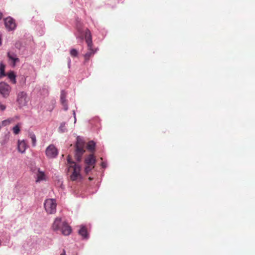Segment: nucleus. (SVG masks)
<instances>
[{"mask_svg":"<svg viewBox=\"0 0 255 255\" xmlns=\"http://www.w3.org/2000/svg\"><path fill=\"white\" fill-rule=\"evenodd\" d=\"M53 231H60L64 236H68L72 232L71 227L65 221H62L60 218H56L52 226Z\"/></svg>","mask_w":255,"mask_h":255,"instance_id":"f257e3e1","label":"nucleus"},{"mask_svg":"<svg viewBox=\"0 0 255 255\" xmlns=\"http://www.w3.org/2000/svg\"><path fill=\"white\" fill-rule=\"evenodd\" d=\"M85 39L87 44L88 51L84 55L85 62L88 61L91 56H93L96 53L97 49L93 48V42L92 40V35L90 31L86 29L85 31Z\"/></svg>","mask_w":255,"mask_h":255,"instance_id":"f03ea898","label":"nucleus"},{"mask_svg":"<svg viewBox=\"0 0 255 255\" xmlns=\"http://www.w3.org/2000/svg\"><path fill=\"white\" fill-rule=\"evenodd\" d=\"M68 163V172L71 173L70 175L71 180L74 181H76L81 178L80 167L77 165L74 162L71 161V158L69 155L68 156L67 158Z\"/></svg>","mask_w":255,"mask_h":255,"instance_id":"7ed1b4c3","label":"nucleus"},{"mask_svg":"<svg viewBox=\"0 0 255 255\" xmlns=\"http://www.w3.org/2000/svg\"><path fill=\"white\" fill-rule=\"evenodd\" d=\"M75 158L78 161H81L82 156L85 152V142L80 136L77 137V141L75 145Z\"/></svg>","mask_w":255,"mask_h":255,"instance_id":"20e7f679","label":"nucleus"},{"mask_svg":"<svg viewBox=\"0 0 255 255\" xmlns=\"http://www.w3.org/2000/svg\"><path fill=\"white\" fill-rule=\"evenodd\" d=\"M56 203L54 199H48L45 200L44 208L49 214H53L56 212Z\"/></svg>","mask_w":255,"mask_h":255,"instance_id":"39448f33","label":"nucleus"},{"mask_svg":"<svg viewBox=\"0 0 255 255\" xmlns=\"http://www.w3.org/2000/svg\"><path fill=\"white\" fill-rule=\"evenodd\" d=\"M11 91V88L9 84L3 82L0 83V94L3 97H8Z\"/></svg>","mask_w":255,"mask_h":255,"instance_id":"423d86ee","label":"nucleus"},{"mask_svg":"<svg viewBox=\"0 0 255 255\" xmlns=\"http://www.w3.org/2000/svg\"><path fill=\"white\" fill-rule=\"evenodd\" d=\"M28 101V98L25 92L22 91L18 93L17 96V102L20 107L26 106Z\"/></svg>","mask_w":255,"mask_h":255,"instance_id":"0eeeda50","label":"nucleus"},{"mask_svg":"<svg viewBox=\"0 0 255 255\" xmlns=\"http://www.w3.org/2000/svg\"><path fill=\"white\" fill-rule=\"evenodd\" d=\"M45 154L49 158H53L58 155V150L53 144L49 145L46 149Z\"/></svg>","mask_w":255,"mask_h":255,"instance_id":"6e6552de","label":"nucleus"},{"mask_svg":"<svg viewBox=\"0 0 255 255\" xmlns=\"http://www.w3.org/2000/svg\"><path fill=\"white\" fill-rule=\"evenodd\" d=\"M13 125L12 128H20L21 126V124L19 123H15V120L13 118H9L6 120H4L1 122H0V128L1 127H7Z\"/></svg>","mask_w":255,"mask_h":255,"instance_id":"1a4fd4ad","label":"nucleus"},{"mask_svg":"<svg viewBox=\"0 0 255 255\" xmlns=\"http://www.w3.org/2000/svg\"><path fill=\"white\" fill-rule=\"evenodd\" d=\"M4 23L5 27L8 29L9 30H13L16 27L14 20L11 17H9L6 18L4 20Z\"/></svg>","mask_w":255,"mask_h":255,"instance_id":"9d476101","label":"nucleus"},{"mask_svg":"<svg viewBox=\"0 0 255 255\" xmlns=\"http://www.w3.org/2000/svg\"><path fill=\"white\" fill-rule=\"evenodd\" d=\"M7 57L9 60L11 61V64L13 67H14L16 63L19 62V59L17 58V55L13 52H8L7 53Z\"/></svg>","mask_w":255,"mask_h":255,"instance_id":"9b49d317","label":"nucleus"},{"mask_svg":"<svg viewBox=\"0 0 255 255\" xmlns=\"http://www.w3.org/2000/svg\"><path fill=\"white\" fill-rule=\"evenodd\" d=\"M66 93L64 91H62L60 95V101L61 103L63 106L64 110L66 111L68 110V105L66 100Z\"/></svg>","mask_w":255,"mask_h":255,"instance_id":"f8f14e48","label":"nucleus"},{"mask_svg":"<svg viewBox=\"0 0 255 255\" xmlns=\"http://www.w3.org/2000/svg\"><path fill=\"white\" fill-rule=\"evenodd\" d=\"M46 180V176L44 172L41 171L40 169H38L36 173V182H39L41 181Z\"/></svg>","mask_w":255,"mask_h":255,"instance_id":"ddd939ff","label":"nucleus"},{"mask_svg":"<svg viewBox=\"0 0 255 255\" xmlns=\"http://www.w3.org/2000/svg\"><path fill=\"white\" fill-rule=\"evenodd\" d=\"M27 148V145L24 140H18L17 148L21 153H23Z\"/></svg>","mask_w":255,"mask_h":255,"instance_id":"4468645a","label":"nucleus"},{"mask_svg":"<svg viewBox=\"0 0 255 255\" xmlns=\"http://www.w3.org/2000/svg\"><path fill=\"white\" fill-rule=\"evenodd\" d=\"M79 234L81 235L83 239H87L88 238V234L87 233V230L86 228L84 226H81V228L79 230Z\"/></svg>","mask_w":255,"mask_h":255,"instance_id":"2eb2a0df","label":"nucleus"},{"mask_svg":"<svg viewBox=\"0 0 255 255\" xmlns=\"http://www.w3.org/2000/svg\"><path fill=\"white\" fill-rule=\"evenodd\" d=\"M86 165H94L95 163V159L92 154L89 155L85 160Z\"/></svg>","mask_w":255,"mask_h":255,"instance_id":"dca6fc26","label":"nucleus"},{"mask_svg":"<svg viewBox=\"0 0 255 255\" xmlns=\"http://www.w3.org/2000/svg\"><path fill=\"white\" fill-rule=\"evenodd\" d=\"M6 75L7 76L8 78L10 79L12 83L14 84H16V75L13 71H10V72H8Z\"/></svg>","mask_w":255,"mask_h":255,"instance_id":"f3484780","label":"nucleus"},{"mask_svg":"<svg viewBox=\"0 0 255 255\" xmlns=\"http://www.w3.org/2000/svg\"><path fill=\"white\" fill-rule=\"evenodd\" d=\"M95 147V143L93 141H89L87 146V148L88 150L90 151H93L94 150Z\"/></svg>","mask_w":255,"mask_h":255,"instance_id":"a211bd4d","label":"nucleus"},{"mask_svg":"<svg viewBox=\"0 0 255 255\" xmlns=\"http://www.w3.org/2000/svg\"><path fill=\"white\" fill-rule=\"evenodd\" d=\"M4 68L5 66L2 63L0 64V76H5V74L4 72Z\"/></svg>","mask_w":255,"mask_h":255,"instance_id":"6ab92c4d","label":"nucleus"},{"mask_svg":"<svg viewBox=\"0 0 255 255\" xmlns=\"http://www.w3.org/2000/svg\"><path fill=\"white\" fill-rule=\"evenodd\" d=\"M29 137L31 138L32 145L35 146L36 144V139L35 134L33 133H29Z\"/></svg>","mask_w":255,"mask_h":255,"instance_id":"aec40b11","label":"nucleus"},{"mask_svg":"<svg viewBox=\"0 0 255 255\" xmlns=\"http://www.w3.org/2000/svg\"><path fill=\"white\" fill-rule=\"evenodd\" d=\"M94 167V165H86L85 168V172L88 173Z\"/></svg>","mask_w":255,"mask_h":255,"instance_id":"412c9836","label":"nucleus"},{"mask_svg":"<svg viewBox=\"0 0 255 255\" xmlns=\"http://www.w3.org/2000/svg\"><path fill=\"white\" fill-rule=\"evenodd\" d=\"M70 55L72 57H76L78 55V52L76 49H72L70 52Z\"/></svg>","mask_w":255,"mask_h":255,"instance_id":"4be33fe9","label":"nucleus"},{"mask_svg":"<svg viewBox=\"0 0 255 255\" xmlns=\"http://www.w3.org/2000/svg\"><path fill=\"white\" fill-rule=\"evenodd\" d=\"M6 108V107L3 104L0 103V111H4Z\"/></svg>","mask_w":255,"mask_h":255,"instance_id":"5701e85b","label":"nucleus"},{"mask_svg":"<svg viewBox=\"0 0 255 255\" xmlns=\"http://www.w3.org/2000/svg\"><path fill=\"white\" fill-rule=\"evenodd\" d=\"M13 130L15 134H17L20 132V128H13Z\"/></svg>","mask_w":255,"mask_h":255,"instance_id":"b1692460","label":"nucleus"},{"mask_svg":"<svg viewBox=\"0 0 255 255\" xmlns=\"http://www.w3.org/2000/svg\"><path fill=\"white\" fill-rule=\"evenodd\" d=\"M60 255H66L65 251L64 250H63L62 253H61Z\"/></svg>","mask_w":255,"mask_h":255,"instance_id":"393cba45","label":"nucleus"},{"mask_svg":"<svg viewBox=\"0 0 255 255\" xmlns=\"http://www.w3.org/2000/svg\"><path fill=\"white\" fill-rule=\"evenodd\" d=\"M2 17V13L0 12V19Z\"/></svg>","mask_w":255,"mask_h":255,"instance_id":"a878e982","label":"nucleus"},{"mask_svg":"<svg viewBox=\"0 0 255 255\" xmlns=\"http://www.w3.org/2000/svg\"><path fill=\"white\" fill-rule=\"evenodd\" d=\"M102 166H103V167H105V164H104V163H102Z\"/></svg>","mask_w":255,"mask_h":255,"instance_id":"bb28decb","label":"nucleus"},{"mask_svg":"<svg viewBox=\"0 0 255 255\" xmlns=\"http://www.w3.org/2000/svg\"><path fill=\"white\" fill-rule=\"evenodd\" d=\"M73 115H74V118H75V113L74 111H73Z\"/></svg>","mask_w":255,"mask_h":255,"instance_id":"cd10ccee","label":"nucleus"},{"mask_svg":"<svg viewBox=\"0 0 255 255\" xmlns=\"http://www.w3.org/2000/svg\"><path fill=\"white\" fill-rule=\"evenodd\" d=\"M64 126H65V124H64L63 125H61V127H64Z\"/></svg>","mask_w":255,"mask_h":255,"instance_id":"c85d7f7f","label":"nucleus"},{"mask_svg":"<svg viewBox=\"0 0 255 255\" xmlns=\"http://www.w3.org/2000/svg\"><path fill=\"white\" fill-rule=\"evenodd\" d=\"M89 180H91L92 179V178H91V177H89Z\"/></svg>","mask_w":255,"mask_h":255,"instance_id":"c756f323","label":"nucleus"}]
</instances>
